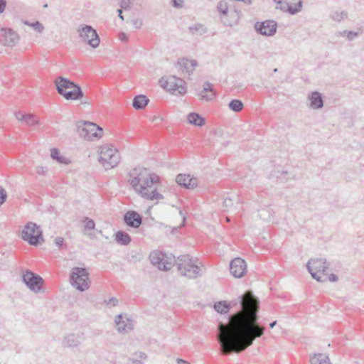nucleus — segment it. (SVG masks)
Masks as SVG:
<instances>
[{"instance_id": "1", "label": "nucleus", "mask_w": 364, "mask_h": 364, "mask_svg": "<svg viewBox=\"0 0 364 364\" xmlns=\"http://www.w3.org/2000/svg\"><path fill=\"white\" fill-rule=\"evenodd\" d=\"M237 304L242 311L230 315L228 324L220 322L218 326L217 341L223 354L242 352L264 333V326L258 321L259 301L251 291H246L231 303L215 302L213 308L217 312L225 314L229 312L231 305Z\"/></svg>"}, {"instance_id": "2", "label": "nucleus", "mask_w": 364, "mask_h": 364, "mask_svg": "<svg viewBox=\"0 0 364 364\" xmlns=\"http://www.w3.org/2000/svg\"><path fill=\"white\" fill-rule=\"evenodd\" d=\"M129 182L134 190L144 199L149 200L163 199L156 185L159 183V176L149 173L146 168H134L129 173Z\"/></svg>"}, {"instance_id": "3", "label": "nucleus", "mask_w": 364, "mask_h": 364, "mask_svg": "<svg viewBox=\"0 0 364 364\" xmlns=\"http://www.w3.org/2000/svg\"><path fill=\"white\" fill-rule=\"evenodd\" d=\"M176 267L181 276L189 279H195L200 275V267L188 255H179L177 257Z\"/></svg>"}, {"instance_id": "4", "label": "nucleus", "mask_w": 364, "mask_h": 364, "mask_svg": "<svg viewBox=\"0 0 364 364\" xmlns=\"http://www.w3.org/2000/svg\"><path fill=\"white\" fill-rule=\"evenodd\" d=\"M76 127L80 136L86 140H98L102 136V128L94 122L89 121L78 122Z\"/></svg>"}, {"instance_id": "5", "label": "nucleus", "mask_w": 364, "mask_h": 364, "mask_svg": "<svg viewBox=\"0 0 364 364\" xmlns=\"http://www.w3.org/2000/svg\"><path fill=\"white\" fill-rule=\"evenodd\" d=\"M98 160L106 170H109L117 166L120 155L116 149L106 144L100 147Z\"/></svg>"}, {"instance_id": "6", "label": "nucleus", "mask_w": 364, "mask_h": 364, "mask_svg": "<svg viewBox=\"0 0 364 364\" xmlns=\"http://www.w3.org/2000/svg\"><path fill=\"white\" fill-rule=\"evenodd\" d=\"M21 238L33 246H38L44 241L43 232L35 223H27L21 232Z\"/></svg>"}, {"instance_id": "7", "label": "nucleus", "mask_w": 364, "mask_h": 364, "mask_svg": "<svg viewBox=\"0 0 364 364\" xmlns=\"http://www.w3.org/2000/svg\"><path fill=\"white\" fill-rule=\"evenodd\" d=\"M71 285L80 291H85L90 287L89 273L84 267H73L70 275Z\"/></svg>"}, {"instance_id": "8", "label": "nucleus", "mask_w": 364, "mask_h": 364, "mask_svg": "<svg viewBox=\"0 0 364 364\" xmlns=\"http://www.w3.org/2000/svg\"><path fill=\"white\" fill-rule=\"evenodd\" d=\"M329 264L326 259L317 258L310 259L306 264V268L312 277L318 282H322L321 277L318 273H321L323 276L328 274Z\"/></svg>"}, {"instance_id": "9", "label": "nucleus", "mask_w": 364, "mask_h": 364, "mask_svg": "<svg viewBox=\"0 0 364 364\" xmlns=\"http://www.w3.org/2000/svg\"><path fill=\"white\" fill-rule=\"evenodd\" d=\"M160 84L162 87L175 94L183 95L187 91L185 81L175 75H171L167 78L162 77Z\"/></svg>"}, {"instance_id": "10", "label": "nucleus", "mask_w": 364, "mask_h": 364, "mask_svg": "<svg viewBox=\"0 0 364 364\" xmlns=\"http://www.w3.org/2000/svg\"><path fill=\"white\" fill-rule=\"evenodd\" d=\"M77 31L82 41L87 43L92 48H96L100 43V36L97 31L90 25L80 26Z\"/></svg>"}, {"instance_id": "11", "label": "nucleus", "mask_w": 364, "mask_h": 364, "mask_svg": "<svg viewBox=\"0 0 364 364\" xmlns=\"http://www.w3.org/2000/svg\"><path fill=\"white\" fill-rule=\"evenodd\" d=\"M22 281L31 291L35 293L41 291L43 279L40 275L26 270L22 275Z\"/></svg>"}, {"instance_id": "12", "label": "nucleus", "mask_w": 364, "mask_h": 364, "mask_svg": "<svg viewBox=\"0 0 364 364\" xmlns=\"http://www.w3.org/2000/svg\"><path fill=\"white\" fill-rule=\"evenodd\" d=\"M254 28L260 35L273 36L277 33V23L274 20L257 21L255 23Z\"/></svg>"}, {"instance_id": "13", "label": "nucleus", "mask_w": 364, "mask_h": 364, "mask_svg": "<svg viewBox=\"0 0 364 364\" xmlns=\"http://www.w3.org/2000/svg\"><path fill=\"white\" fill-rule=\"evenodd\" d=\"M247 270V264L240 257L233 259L230 263V272L235 278H241Z\"/></svg>"}, {"instance_id": "14", "label": "nucleus", "mask_w": 364, "mask_h": 364, "mask_svg": "<svg viewBox=\"0 0 364 364\" xmlns=\"http://www.w3.org/2000/svg\"><path fill=\"white\" fill-rule=\"evenodd\" d=\"M279 6L276 7L284 12H287L291 15H295L300 12L303 7V1L296 3L294 6L291 5L287 0H274Z\"/></svg>"}, {"instance_id": "15", "label": "nucleus", "mask_w": 364, "mask_h": 364, "mask_svg": "<svg viewBox=\"0 0 364 364\" xmlns=\"http://www.w3.org/2000/svg\"><path fill=\"white\" fill-rule=\"evenodd\" d=\"M1 38L0 42L4 45L9 47H13L18 42L19 37L18 35L10 28L1 29Z\"/></svg>"}, {"instance_id": "16", "label": "nucleus", "mask_w": 364, "mask_h": 364, "mask_svg": "<svg viewBox=\"0 0 364 364\" xmlns=\"http://www.w3.org/2000/svg\"><path fill=\"white\" fill-rule=\"evenodd\" d=\"M142 216L134 210H128L123 218L124 223L133 228H139L142 223Z\"/></svg>"}, {"instance_id": "17", "label": "nucleus", "mask_w": 364, "mask_h": 364, "mask_svg": "<svg viewBox=\"0 0 364 364\" xmlns=\"http://www.w3.org/2000/svg\"><path fill=\"white\" fill-rule=\"evenodd\" d=\"M85 340L83 333H70L63 340V346L68 348L77 347Z\"/></svg>"}, {"instance_id": "18", "label": "nucleus", "mask_w": 364, "mask_h": 364, "mask_svg": "<svg viewBox=\"0 0 364 364\" xmlns=\"http://www.w3.org/2000/svg\"><path fill=\"white\" fill-rule=\"evenodd\" d=\"M114 322L117 326V331L120 333H127L133 328L132 321L122 314L116 316Z\"/></svg>"}, {"instance_id": "19", "label": "nucleus", "mask_w": 364, "mask_h": 364, "mask_svg": "<svg viewBox=\"0 0 364 364\" xmlns=\"http://www.w3.org/2000/svg\"><path fill=\"white\" fill-rule=\"evenodd\" d=\"M176 182L183 188L191 189L197 186L198 180L189 174L180 173L176 176Z\"/></svg>"}, {"instance_id": "20", "label": "nucleus", "mask_w": 364, "mask_h": 364, "mask_svg": "<svg viewBox=\"0 0 364 364\" xmlns=\"http://www.w3.org/2000/svg\"><path fill=\"white\" fill-rule=\"evenodd\" d=\"M55 84L58 92L62 95L63 92L70 90L76 85L74 82L70 80L60 76L55 79Z\"/></svg>"}, {"instance_id": "21", "label": "nucleus", "mask_w": 364, "mask_h": 364, "mask_svg": "<svg viewBox=\"0 0 364 364\" xmlns=\"http://www.w3.org/2000/svg\"><path fill=\"white\" fill-rule=\"evenodd\" d=\"M178 68L186 73L191 75L194 71L195 68L198 65V63L196 60H189L186 58H182L178 60Z\"/></svg>"}, {"instance_id": "22", "label": "nucleus", "mask_w": 364, "mask_h": 364, "mask_svg": "<svg viewBox=\"0 0 364 364\" xmlns=\"http://www.w3.org/2000/svg\"><path fill=\"white\" fill-rule=\"evenodd\" d=\"M84 93L81 87L76 84L70 90L63 93L62 96L68 100H77L82 98Z\"/></svg>"}, {"instance_id": "23", "label": "nucleus", "mask_w": 364, "mask_h": 364, "mask_svg": "<svg viewBox=\"0 0 364 364\" xmlns=\"http://www.w3.org/2000/svg\"><path fill=\"white\" fill-rule=\"evenodd\" d=\"M310 107L314 109H321L323 107L322 95L318 91L312 92L309 96Z\"/></svg>"}, {"instance_id": "24", "label": "nucleus", "mask_w": 364, "mask_h": 364, "mask_svg": "<svg viewBox=\"0 0 364 364\" xmlns=\"http://www.w3.org/2000/svg\"><path fill=\"white\" fill-rule=\"evenodd\" d=\"M177 258L172 254L167 255L164 253V258L161 266H159V269L163 271H168L172 268L173 266L176 265Z\"/></svg>"}, {"instance_id": "25", "label": "nucleus", "mask_w": 364, "mask_h": 364, "mask_svg": "<svg viewBox=\"0 0 364 364\" xmlns=\"http://www.w3.org/2000/svg\"><path fill=\"white\" fill-rule=\"evenodd\" d=\"M215 94L213 92L212 84L209 82H205L203 90L199 94L200 99L205 101H210L215 97Z\"/></svg>"}, {"instance_id": "26", "label": "nucleus", "mask_w": 364, "mask_h": 364, "mask_svg": "<svg viewBox=\"0 0 364 364\" xmlns=\"http://www.w3.org/2000/svg\"><path fill=\"white\" fill-rule=\"evenodd\" d=\"M149 98L144 95L135 96L132 100V106L136 109H143L149 103Z\"/></svg>"}, {"instance_id": "27", "label": "nucleus", "mask_w": 364, "mask_h": 364, "mask_svg": "<svg viewBox=\"0 0 364 364\" xmlns=\"http://www.w3.org/2000/svg\"><path fill=\"white\" fill-rule=\"evenodd\" d=\"M188 123L191 124L202 127L205 123V119L198 113L191 112L187 116Z\"/></svg>"}, {"instance_id": "28", "label": "nucleus", "mask_w": 364, "mask_h": 364, "mask_svg": "<svg viewBox=\"0 0 364 364\" xmlns=\"http://www.w3.org/2000/svg\"><path fill=\"white\" fill-rule=\"evenodd\" d=\"M115 241L121 245H128L131 241L132 238L130 235L123 231V230H119L115 233Z\"/></svg>"}, {"instance_id": "29", "label": "nucleus", "mask_w": 364, "mask_h": 364, "mask_svg": "<svg viewBox=\"0 0 364 364\" xmlns=\"http://www.w3.org/2000/svg\"><path fill=\"white\" fill-rule=\"evenodd\" d=\"M188 31L191 35L202 36L208 31V29L202 23H195L188 27Z\"/></svg>"}, {"instance_id": "30", "label": "nucleus", "mask_w": 364, "mask_h": 364, "mask_svg": "<svg viewBox=\"0 0 364 364\" xmlns=\"http://www.w3.org/2000/svg\"><path fill=\"white\" fill-rule=\"evenodd\" d=\"M164 258V253L159 251L152 252L149 255V259L151 263L156 266L159 268V266H161V263Z\"/></svg>"}, {"instance_id": "31", "label": "nucleus", "mask_w": 364, "mask_h": 364, "mask_svg": "<svg viewBox=\"0 0 364 364\" xmlns=\"http://www.w3.org/2000/svg\"><path fill=\"white\" fill-rule=\"evenodd\" d=\"M240 198L237 195L226 196L223 199V206L228 210L232 208L235 203L240 204Z\"/></svg>"}, {"instance_id": "32", "label": "nucleus", "mask_w": 364, "mask_h": 364, "mask_svg": "<svg viewBox=\"0 0 364 364\" xmlns=\"http://www.w3.org/2000/svg\"><path fill=\"white\" fill-rule=\"evenodd\" d=\"M310 362L311 364H331L328 356L323 353L315 354Z\"/></svg>"}, {"instance_id": "33", "label": "nucleus", "mask_w": 364, "mask_h": 364, "mask_svg": "<svg viewBox=\"0 0 364 364\" xmlns=\"http://www.w3.org/2000/svg\"><path fill=\"white\" fill-rule=\"evenodd\" d=\"M50 156L53 160H55L59 164H68L69 163L68 159L60 155L59 150L56 148L50 149Z\"/></svg>"}, {"instance_id": "34", "label": "nucleus", "mask_w": 364, "mask_h": 364, "mask_svg": "<svg viewBox=\"0 0 364 364\" xmlns=\"http://www.w3.org/2000/svg\"><path fill=\"white\" fill-rule=\"evenodd\" d=\"M146 359V355L143 352H136L129 360L132 364H142V360Z\"/></svg>"}, {"instance_id": "35", "label": "nucleus", "mask_w": 364, "mask_h": 364, "mask_svg": "<svg viewBox=\"0 0 364 364\" xmlns=\"http://www.w3.org/2000/svg\"><path fill=\"white\" fill-rule=\"evenodd\" d=\"M228 106L231 110H232L235 112H240L243 109V107H244L242 102L237 99L232 100L229 102Z\"/></svg>"}, {"instance_id": "36", "label": "nucleus", "mask_w": 364, "mask_h": 364, "mask_svg": "<svg viewBox=\"0 0 364 364\" xmlns=\"http://www.w3.org/2000/svg\"><path fill=\"white\" fill-rule=\"evenodd\" d=\"M23 23L32 27L35 31H36L39 33H42L44 30L43 24L38 21L33 23H30L28 21H23Z\"/></svg>"}, {"instance_id": "37", "label": "nucleus", "mask_w": 364, "mask_h": 364, "mask_svg": "<svg viewBox=\"0 0 364 364\" xmlns=\"http://www.w3.org/2000/svg\"><path fill=\"white\" fill-rule=\"evenodd\" d=\"M217 9L220 14L226 16L228 13V3L224 0L220 1L217 5Z\"/></svg>"}, {"instance_id": "38", "label": "nucleus", "mask_w": 364, "mask_h": 364, "mask_svg": "<svg viewBox=\"0 0 364 364\" xmlns=\"http://www.w3.org/2000/svg\"><path fill=\"white\" fill-rule=\"evenodd\" d=\"M25 122L29 127H32L39 124V120L36 118V117L31 114H26Z\"/></svg>"}, {"instance_id": "39", "label": "nucleus", "mask_w": 364, "mask_h": 364, "mask_svg": "<svg viewBox=\"0 0 364 364\" xmlns=\"http://www.w3.org/2000/svg\"><path fill=\"white\" fill-rule=\"evenodd\" d=\"M289 173L287 171H275V176L278 181H279L282 183L286 182L288 181V178L289 177L286 178V176H288Z\"/></svg>"}, {"instance_id": "40", "label": "nucleus", "mask_w": 364, "mask_h": 364, "mask_svg": "<svg viewBox=\"0 0 364 364\" xmlns=\"http://www.w3.org/2000/svg\"><path fill=\"white\" fill-rule=\"evenodd\" d=\"M347 16V14L344 11L339 12L338 11L333 12L331 14V18L336 21H341L342 19Z\"/></svg>"}, {"instance_id": "41", "label": "nucleus", "mask_w": 364, "mask_h": 364, "mask_svg": "<svg viewBox=\"0 0 364 364\" xmlns=\"http://www.w3.org/2000/svg\"><path fill=\"white\" fill-rule=\"evenodd\" d=\"M84 222H85V226H84V228L85 230H94L95 228V221L88 218V217H85V219H84Z\"/></svg>"}, {"instance_id": "42", "label": "nucleus", "mask_w": 364, "mask_h": 364, "mask_svg": "<svg viewBox=\"0 0 364 364\" xmlns=\"http://www.w3.org/2000/svg\"><path fill=\"white\" fill-rule=\"evenodd\" d=\"M130 4L131 0H119V6L124 10L129 9Z\"/></svg>"}, {"instance_id": "43", "label": "nucleus", "mask_w": 364, "mask_h": 364, "mask_svg": "<svg viewBox=\"0 0 364 364\" xmlns=\"http://www.w3.org/2000/svg\"><path fill=\"white\" fill-rule=\"evenodd\" d=\"M7 193L4 188L0 186V206L6 201Z\"/></svg>"}, {"instance_id": "44", "label": "nucleus", "mask_w": 364, "mask_h": 364, "mask_svg": "<svg viewBox=\"0 0 364 364\" xmlns=\"http://www.w3.org/2000/svg\"><path fill=\"white\" fill-rule=\"evenodd\" d=\"M105 303L108 306H115L118 304V300L115 297H111L109 300H105Z\"/></svg>"}, {"instance_id": "45", "label": "nucleus", "mask_w": 364, "mask_h": 364, "mask_svg": "<svg viewBox=\"0 0 364 364\" xmlns=\"http://www.w3.org/2000/svg\"><path fill=\"white\" fill-rule=\"evenodd\" d=\"M183 0H171V4L173 7L179 9L183 6Z\"/></svg>"}, {"instance_id": "46", "label": "nucleus", "mask_w": 364, "mask_h": 364, "mask_svg": "<svg viewBox=\"0 0 364 364\" xmlns=\"http://www.w3.org/2000/svg\"><path fill=\"white\" fill-rule=\"evenodd\" d=\"M16 118L18 121H24L26 119V114H23L21 112H17L15 113Z\"/></svg>"}, {"instance_id": "47", "label": "nucleus", "mask_w": 364, "mask_h": 364, "mask_svg": "<svg viewBox=\"0 0 364 364\" xmlns=\"http://www.w3.org/2000/svg\"><path fill=\"white\" fill-rule=\"evenodd\" d=\"M358 32H354V31H351L347 32V38L350 41L353 40L355 37L358 36Z\"/></svg>"}, {"instance_id": "48", "label": "nucleus", "mask_w": 364, "mask_h": 364, "mask_svg": "<svg viewBox=\"0 0 364 364\" xmlns=\"http://www.w3.org/2000/svg\"><path fill=\"white\" fill-rule=\"evenodd\" d=\"M55 244L58 247H61L63 246V245L64 244V239L61 237H57L55 239Z\"/></svg>"}, {"instance_id": "49", "label": "nucleus", "mask_w": 364, "mask_h": 364, "mask_svg": "<svg viewBox=\"0 0 364 364\" xmlns=\"http://www.w3.org/2000/svg\"><path fill=\"white\" fill-rule=\"evenodd\" d=\"M135 28H139L142 25V22L139 19H133L131 21Z\"/></svg>"}, {"instance_id": "50", "label": "nucleus", "mask_w": 364, "mask_h": 364, "mask_svg": "<svg viewBox=\"0 0 364 364\" xmlns=\"http://www.w3.org/2000/svg\"><path fill=\"white\" fill-rule=\"evenodd\" d=\"M6 0H0V14L3 13L6 9Z\"/></svg>"}, {"instance_id": "51", "label": "nucleus", "mask_w": 364, "mask_h": 364, "mask_svg": "<svg viewBox=\"0 0 364 364\" xmlns=\"http://www.w3.org/2000/svg\"><path fill=\"white\" fill-rule=\"evenodd\" d=\"M36 172L39 175H44L45 173L46 172V168H44L43 166H38L36 168Z\"/></svg>"}, {"instance_id": "52", "label": "nucleus", "mask_w": 364, "mask_h": 364, "mask_svg": "<svg viewBox=\"0 0 364 364\" xmlns=\"http://www.w3.org/2000/svg\"><path fill=\"white\" fill-rule=\"evenodd\" d=\"M338 276L336 275L335 274H331L329 276H328V279L330 282H335L338 280Z\"/></svg>"}, {"instance_id": "53", "label": "nucleus", "mask_w": 364, "mask_h": 364, "mask_svg": "<svg viewBox=\"0 0 364 364\" xmlns=\"http://www.w3.org/2000/svg\"><path fill=\"white\" fill-rule=\"evenodd\" d=\"M119 39L122 41H127V35L124 33V32H121L119 33Z\"/></svg>"}, {"instance_id": "54", "label": "nucleus", "mask_w": 364, "mask_h": 364, "mask_svg": "<svg viewBox=\"0 0 364 364\" xmlns=\"http://www.w3.org/2000/svg\"><path fill=\"white\" fill-rule=\"evenodd\" d=\"M117 12L118 14V16L120 19H122V21H124V16L122 15V9H119L117 10Z\"/></svg>"}, {"instance_id": "55", "label": "nucleus", "mask_w": 364, "mask_h": 364, "mask_svg": "<svg viewBox=\"0 0 364 364\" xmlns=\"http://www.w3.org/2000/svg\"><path fill=\"white\" fill-rule=\"evenodd\" d=\"M291 5L294 6L296 3H299L302 0H287Z\"/></svg>"}, {"instance_id": "56", "label": "nucleus", "mask_w": 364, "mask_h": 364, "mask_svg": "<svg viewBox=\"0 0 364 364\" xmlns=\"http://www.w3.org/2000/svg\"><path fill=\"white\" fill-rule=\"evenodd\" d=\"M152 121H153V122H161V121H162V118H161V117H160L159 116H158V117H156V116H155V117L153 118Z\"/></svg>"}, {"instance_id": "57", "label": "nucleus", "mask_w": 364, "mask_h": 364, "mask_svg": "<svg viewBox=\"0 0 364 364\" xmlns=\"http://www.w3.org/2000/svg\"><path fill=\"white\" fill-rule=\"evenodd\" d=\"M176 361H177L178 364L186 363V362L183 359H181V358H178Z\"/></svg>"}, {"instance_id": "58", "label": "nucleus", "mask_w": 364, "mask_h": 364, "mask_svg": "<svg viewBox=\"0 0 364 364\" xmlns=\"http://www.w3.org/2000/svg\"><path fill=\"white\" fill-rule=\"evenodd\" d=\"M277 324V321H274L269 323V327L273 328Z\"/></svg>"}, {"instance_id": "59", "label": "nucleus", "mask_w": 364, "mask_h": 364, "mask_svg": "<svg viewBox=\"0 0 364 364\" xmlns=\"http://www.w3.org/2000/svg\"><path fill=\"white\" fill-rule=\"evenodd\" d=\"M259 216L261 218H262L263 220H265L266 218L264 216H263V214L262 213H259ZM270 218V215H269L268 217L267 218V219H269Z\"/></svg>"}, {"instance_id": "60", "label": "nucleus", "mask_w": 364, "mask_h": 364, "mask_svg": "<svg viewBox=\"0 0 364 364\" xmlns=\"http://www.w3.org/2000/svg\"><path fill=\"white\" fill-rule=\"evenodd\" d=\"M88 235H89V237H90V238H92V237H93V236H94V235H93V234H91V233L88 234Z\"/></svg>"}, {"instance_id": "61", "label": "nucleus", "mask_w": 364, "mask_h": 364, "mask_svg": "<svg viewBox=\"0 0 364 364\" xmlns=\"http://www.w3.org/2000/svg\"><path fill=\"white\" fill-rule=\"evenodd\" d=\"M97 232H100V233H102V231L101 230H97Z\"/></svg>"}, {"instance_id": "62", "label": "nucleus", "mask_w": 364, "mask_h": 364, "mask_svg": "<svg viewBox=\"0 0 364 364\" xmlns=\"http://www.w3.org/2000/svg\"><path fill=\"white\" fill-rule=\"evenodd\" d=\"M277 68H275V69L274 70V72H277Z\"/></svg>"}]
</instances>
